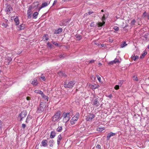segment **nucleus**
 <instances>
[{"mask_svg": "<svg viewBox=\"0 0 149 149\" xmlns=\"http://www.w3.org/2000/svg\"><path fill=\"white\" fill-rule=\"evenodd\" d=\"M6 7L5 10V17H3V18L4 19V22L2 23V25L3 27L6 28L8 26V23H7L8 21V19H8L9 18V6L8 4H6Z\"/></svg>", "mask_w": 149, "mask_h": 149, "instance_id": "f257e3e1", "label": "nucleus"}, {"mask_svg": "<svg viewBox=\"0 0 149 149\" xmlns=\"http://www.w3.org/2000/svg\"><path fill=\"white\" fill-rule=\"evenodd\" d=\"M46 107V102H41L40 104L39 107L37 109V112L38 113L42 112Z\"/></svg>", "mask_w": 149, "mask_h": 149, "instance_id": "f03ea898", "label": "nucleus"}, {"mask_svg": "<svg viewBox=\"0 0 149 149\" xmlns=\"http://www.w3.org/2000/svg\"><path fill=\"white\" fill-rule=\"evenodd\" d=\"M75 83V81L72 80L70 81L67 84V82H65L63 84V86L65 88H72L73 87Z\"/></svg>", "mask_w": 149, "mask_h": 149, "instance_id": "7ed1b4c3", "label": "nucleus"}, {"mask_svg": "<svg viewBox=\"0 0 149 149\" xmlns=\"http://www.w3.org/2000/svg\"><path fill=\"white\" fill-rule=\"evenodd\" d=\"M27 113L26 111L25 110L22 111L19 114L18 118H20L19 121L21 122L22 120L27 115Z\"/></svg>", "mask_w": 149, "mask_h": 149, "instance_id": "20e7f679", "label": "nucleus"}, {"mask_svg": "<svg viewBox=\"0 0 149 149\" xmlns=\"http://www.w3.org/2000/svg\"><path fill=\"white\" fill-rule=\"evenodd\" d=\"M61 115L60 111H57L53 117L52 120L54 122H55L58 120Z\"/></svg>", "mask_w": 149, "mask_h": 149, "instance_id": "39448f33", "label": "nucleus"}, {"mask_svg": "<svg viewBox=\"0 0 149 149\" xmlns=\"http://www.w3.org/2000/svg\"><path fill=\"white\" fill-rule=\"evenodd\" d=\"M63 120L67 122L70 119V113H64L63 114Z\"/></svg>", "mask_w": 149, "mask_h": 149, "instance_id": "423d86ee", "label": "nucleus"}, {"mask_svg": "<svg viewBox=\"0 0 149 149\" xmlns=\"http://www.w3.org/2000/svg\"><path fill=\"white\" fill-rule=\"evenodd\" d=\"M50 3V1H47L46 2H44L42 3L41 6L38 8V10L39 11L42 8L47 6Z\"/></svg>", "mask_w": 149, "mask_h": 149, "instance_id": "0eeeda50", "label": "nucleus"}, {"mask_svg": "<svg viewBox=\"0 0 149 149\" xmlns=\"http://www.w3.org/2000/svg\"><path fill=\"white\" fill-rule=\"evenodd\" d=\"M95 115L93 113H90L86 116V120L88 121H91L94 118Z\"/></svg>", "mask_w": 149, "mask_h": 149, "instance_id": "6e6552de", "label": "nucleus"}, {"mask_svg": "<svg viewBox=\"0 0 149 149\" xmlns=\"http://www.w3.org/2000/svg\"><path fill=\"white\" fill-rule=\"evenodd\" d=\"M70 22V20H64L61 21L60 23V25L62 26H66Z\"/></svg>", "mask_w": 149, "mask_h": 149, "instance_id": "1a4fd4ad", "label": "nucleus"}, {"mask_svg": "<svg viewBox=\"0 0 149 149\" xmlns=\"http://www.w3.org/2000/svg\"><path fill=\"white\" fill-rule=\"evenodd\" d=\"M92 103L96 107H98L100 104L99 101L96 99L94 100L93 101Z\"/></svg>", "mask_w": 149, "mask_h": 149, "instance_id": "9d476101", "label": "nucleus"}, {"mask_svg": "<svg viewBox=\"0 0 149 149\" xmlns=\"http://www.w3.org/2000/svg\"><path fill=\"white\" fill-rule=\"evenodd\" d=\"M120 61L118 59L115 58L114 60L109 62V63L108 64L109 65H112L113 64H115L117 63H118Z\"/></svg>", "mask_w": 149, "mask_h": 149, "instance_id": "9b49d317", "label": "nucleus"}, {"mask_svg": "<svg viewBox=\"0 0 149 149\" xmlns=\"http://www.w3.org/2000/svg\"><path fill=\"white\" fill-rule=\"evenodd\" d=\"M31 9V8H29L27 11V15L28 18H30L31 17V15L32 14Z\"/></svg>", "mask_w": 149, "mask_h": 149, "instance_id": "f8f14e48", "label": "nucleus"}, {"mask_svg": "<svg viewBox=\"0 0 149 149\" xmlns=\"http://www.w3.org/2000/svg\"><path fill=\"white\" fill-rule=\"evenodd\" d=\"M25 28V25L24 24H22L19 25L18 27L17 30L19 31H20L22 30H23Z\"/></svg>", "mask_w": 149, "mask_h": 149, "instance_id": "ddd939ff", "label": "nucleus"}, {"mask_svg": "<svg viewBox=\"0 0 149 149\" xmlns=\"http://www.w3.org/2000/svg\"><path fill=\"white\" fill-rule=\"evenodd\" d=\"M115 134V133L112 132L108 133L107 136V140L108 141L111 136H113Z\"/></svg>", "mask_w": 149, "mask_h": 149, "instance_id": "4468645a", "label": "nucleus"}, {"mask_svg": "<svg viewBox=\"0 0 149 149\" xmlns=\"http://www.w3.org/2000/svg\"><path fill=\"white\" fill-rule=\"evenodd\" d=\"M77 120V119H75L73 117L70 120V123L72 125H73L75 124Z\"/></svg>", "mask_w": 149, "mask_h": 149, "instance_id": "2eb2a0df", "label": "nucleus"}, {"mask_svg": "<svg viewBox=\"0 0 149 149\" xmlns=\"http://www.w3.org/2000/svg\"><path fill=\"white\" fill-rule=\"evenodd\" d=\"M63 31V29L61 28L58 29L57 30H55L54 31V33L56 34H58L61 33Z\"/></svg>", "mask_w": 149, "mask_h": 149, "instance_id": "dca6fc26", "label": "nucleus"}, {"mask_svg": "<svg viewBox=\"0 0 149 149\" xmlns=\"http://www.w3.org/2000/svg\"><path fill=\"white\" fill-rule=\"evenodd\" d=\"M14 21L15 23V25H19V22L18 17H16L14 19Z\"/></svg>", "mask_w": 149, "mask_h": 149, "instance_id": "f3484780", "label": "nucleus"}, {"mask_svg": "<svg viewBox=\"0 0 149 149\" xmlns=\"http://www.w3.org/2000/svg\"><path fill=\"white\" fill-rule=\"evenodd\" d=\"M56 133L54 131H52L50 133V138L51 139L54 138L56 136Z\"/></svg>", "mask_w": 149, "mask_h": 149, "instance_id": "a211bd4d", "label": "nucleus"}, {"mask_svg": "<svg viewBox=\"0 0 149 149\" xmlns=\"http://www.w3.org/2000/svg\"><path fill=\"white\" fill-rule=\"evenodd\" d=\"M32 118V116L30 115H28L26 119L25 122L26 123H28L29 121Z\"/></svg>", "mask_w": 149, "mask_h": 149, "instance_id": "6ab92c4d", "label": "nucleus"}, {"mask_svg": "<svg viewBox=\"0 0 149 149\" xmlns=\"http://www.w3.org/2000/svg\"><path fill=\"white\" fill-rule=\"evenodd\" d=\"M47 141L46 140H43L42 142V146L44 147L47 146Z\"/></svg>", "mask_w": 149, "mask_h": 149, "instance_id": "aec40b11", "label": "nucleus"}, {"mask_svg": "<svg viewBox=\"0 0 149 149\" xmlns=\"http://www.w3.org/2000/svg\"><path fill=\"white\" fill-rule=\"evenodd\" d=\"M43 39L45 41L49 39L48 35L47 34H45L43 37Z\"/></svg>", "mask_w": 149, "mask_h": 149, "instance_id": "412c9836", "label": "nucleus"}, {"mask_svg": "<svg viewBox=\"0 0 149 149\" xmlns=\"http://www.w3.org/2000/svg\"><path fill=\"white\" fill-rule=\"evenodd\" d=\"M31 84L34 85H36L38 84V82L37 79L33 80L32 81Z\"/></svg>", "mask_w": 149, "mask_h": 149, "instance_id": "4be33fe9", "label": "nucleus"}, {"mask_svg": "<svg viewBox=\"0 0 149 149\" xmlns=\"http://www.w3.org/2000/svg\"><path fill=\"white\" fill-rule=\"evenodd\" d=\"M105 23V22L103 21L102 22H99L97 23V25H98V27L102 26H103Z\"/></svg>", "mask_w": 149, "mask_h": 149, "instance_id": "5701e85b", "label": "nucleus"}, {"mask_svg": "<svg viewBox=\"0 0 149 149\" xmlns=\"http://www.w3.org/2000/svg\"><path fill=\"white\" fill-rule=\"evenodd\" d=\"M34 92L36 93L40 94L41 95H42V94L43 93V92L41 91L38 90H35L34 91Z\"/></svg>", "mask_w": 149, "mask_h": 149, "instance_id": "b1692460", "label": "nucleus"}, {"mask_svg": "<svg viewBox=\"0 0 149 149\" xmlns=\"http://www.w3.org/2000/svg\"><path fill=\"white\" fill-rule=\"evenodd\" d=\"M41 96L42 97V98L44 99L45 100H47V101H48V97L47 96L45 95L43 93L42 94V95H41Z\"/></svg>", "mask_w": 149, "mask_h": 149, "instance_id": "393cba45", "label": "nucleus"}, {"mask_svg": "<svg viewBox=\"0 0 149 149\" xmlns=\"http://www.w3.org/2000/svg\"><path fill=\"white\" fill-rule=\"evenodd\" d=\"M99 87V86L97 84H94L92 85L91 86V88H92L93 89H95L96 88H97Z\"/></svg>", "mask_w": 149, "mask_h": 149, "instance_id": "a878e982", "label": "nucleus"}, {"mask_svg": "<svg viewBox=\"0 0 149 149\" xmlns=\"http://www.w3.org/2000/svg\"><path fill=\"white\" fill-rule=\"evenodd\" d=\"M38 14V12H35L34 13L33 15V18L34 19H36L37 17V16Z\"/></svg>", "mask_w": 149, "mask_h": 149, "instance_id": "bb28decb", "label": "nucleus"}, {"mask_svg": "<svg viewBox=\"0 0 149 149\" xmlns=\"http://www.w3.org/2000/svg\"><path fill=\"white\" fill-rule=\"evenodd\" d=\"M80 117V114L79 113L77 112L76 113L75 116L73 117L75 119H77V120Z\"/></svg>", "mask_w": 149, "mask_h": 149, "instance_id": "cd10ccee", "label": "nucleus"}, {"mask_svg": "<svg viewBox=\"0 0 149 149\" xmlns=\"http://www.w3.org/2000/svg\"><path fill=\"white\" fill-rule=\"evenodd\" d=\"M131 57L132 59L134 61H136L139 58V56L137 55L135 56V55H134V56H132Z\"/></svg>", "mask_w": 149, "mask_h": 149, "instance_id": "c85d7f7f", "label": "nucleus"}, {"mask_svg": "<svg viewBox=\"0 0 149 149\" xmlns=\"http://www.w3.org/2000/svg\"><path fill=\"white\" fill-rule=\"evenodd\" d=\"M127 45V44L124 41L121 44L120 46L121 47L123 48Z\"/></svg>", "mask_w": 149, "mask_h": 149, "instance_id": "c756f323", "label": "nucleus"}, {"mask_svg": "<svg viewBox=\"0 0 149 149\" xmlns=\"http://www.w3.org/2000/svg\"><path fill=\"white\" fill-rule=\"evenodd\" d=\"M54 143V140H51L49 141V146L51 147H52L53 146V143Z\"/></svg>", "mask_w": 149, "mask_h": 149, "instance_id": "7c9ffc66", "label": "nucleus"}, {"mask_svg": "<svg viewBox=\"0 0 149 149\" xmlns=\"http://www.w3.org/2000/svg\"><path fill=\"white\" fill-rule=\"evenodd\" d=\"M62 130V127L61 126H59L56 129L57 131L58 132H61Z\"/></svg>", "mask_w": 149, "mask_h": 149, "instance_id": "2f4dec72", "label": "nucleus"}, {"mask_svg": "<svg viewBox=\"0 0 149 149\" xmlns=\"http://www.w3.org/2000/svg\"><path fill=\"white\" fill-rule=\"evenodd\" d=\"M147 54V53L146 52H144L143 53H142L141 56L140 57V58H142L144 57Z\"/></svg>", "mask_w": 149, "mask_h": 149, "instance_id": "473e14b6", "label": "nucleus"}, {"mask_svg": "<svg viewBox=\"0 0 149 149\" xmlns=\"http://www.w3.org/2000/svg\"><path fill=\"white\" fill-rule=\"evenodd\" d=\"M75 37L77 38L78 40H80L82 38V36L79 35H76L75 36Z\"/></svg>", "mask_w": 149, "mask_h": 149, "instance_id": "72a5a7b5", "label": "nucleus"}, {"mask_svg": "<svg viewBox=\"0 0 149 149\" xmlns=\"http://www.w3.org/2000/svg\"><path fill=\"white\" fill-rule=\"evenodd\" d=\"M133 79L135 81H138L137 77V76L136 75H134L133 76Z\"/></svg>", "mask_w": 149, "mask_h": 149, "instance_id": "f704fd0d", "label": "nucleus"}, {"mask_svg": "<svg viewBox=\"0 0 149 149\" xmlns=\"http://www.w3.org/2000/svg\"><path fill=\"white\" fill-rule=\"evenodd\" d=\"M113 29L116 31H117L119 30V28L118 27L116 26H114L113 28Z\"/></svg>", "mask_w": 149, "mask_h": 149, "instance_id": "c9c22d12", "label": "nucleus"}, {"mask_svg": "<svg viewBox=\"0 0 149 149\" xmlns=\"http://www.w3.org/2000/svg\"><path fill=\"white\" fill-rule=\"evenodd\" d=\"M136 22V20L135 19H133L131 22V25H134Z\"/></svg>", "mask_w": 149, "mask_h": 149, "instance_id": "e433bc0d", "label": "nucleus"}, {"mask_svg": "<svg viewBox=\"0 0 149 149\" xmlns=\"http://www.w3.org/2000/svg\"><path fill=\"white\" fill-rule=\"evenodd\" d=\"M62 139V137L61 136V134L59 135L58 137V140L59 141H61Z\"/></svg>", "mask_w": 149, "mask_h": 149, "instance_id": "4c0bfd02", "label": "nucleus"}, {"mask_svg": "<svg viewBox=\"0 0 149 149\" xmlns=\"http://www.w3.org/2000/svg\"><path fill=\"white\" fill-rule=\"evenodd\" d=\"M59 57L61 59L64 58L65 57V55L64 54L60 55L59 56Z\"/></svg>", "mask_w": 149, "mask_h": 149, "instance_id": "58836bf2", "label": "nucleus"}, {"mask_svg": "<svg viewBox=\"0 0 149 149\" xmlns=\"http://www.w3.org/2000/svg\"><path fill=\"white\" fill-rule=\"evenodd\" d=\"M43 74H42L40 77V78L42 79L43 81H45V76H43Z\"/></svg>", "mask_w": 149, "mask_h": 149, "instance_id": "ea45409f", "label": "nucleus"}, {"mask_svg": "<svg viewBox=\"0 0 149 149\" xmlns=\"http://www.w3.org/2000/svg\"><path fill=\"white\" fill-rule=\"evenodd\" d=\"M114 88L116 90H118L119 88V86L118 85H116L115 86Z\"/></svg>", "mask_w": 149, "mask_h": 149, "instance_id": "a19ab883", "label": "nucleus"}, {"mask_svg": "<svg viewBox=\"0 0 149 149\" xmlns=\"http://www.w3.org/2000/svg\"><path fill=\"white\" fill-rule=\"evenodd\" d=\"M47 45L50 48H51L52 46V45L49 42H48L47 43Z\"/></svg>", "mask_w": 149, "mask_h": 149, "instance_id": "79ce46f5", "label": "nucleus"}, {"mask_svg": "<svg viewBox=\"0 0 149 149\" xmlns=\"http://www.w3.org/2000/svg\"><path fill=\"white\" fill-rule=\"evenodd\" d=\"M90 26L91 27H94V26H95V24H94V22H92Z\"/></svg>", "mask_w": 149, "mask_h": 149, "instance_id": "37998d69", "label": "nucleus"}, {"mask_svg": "<svg viewBox=\"0 0 149 149\" xmlns=\"http://www.w3.org/2000/svg\"><path fill=\"white\" fill-rule=\"evenodd\" d=\"M58 74H59V75H63L64 76H65V77L66 76V74L64 75L63 74V72H58Z\"/></svg>", "mask_w": 149, "mask_h": 149, "instance_id": "c03bdc74", "label": "nucleus"}, {"mask_svg": "<svg viewBox=\"0 0 149 149\" xmlns=\"http://www.w3.org/2000/svg\"><path fill=\"white\" fill-rule=\"evenodd\" d=\"M52 43L54 44V45H56V46H58V43H57L56 42H54V41H52Z\"/></svg>", "mask_w": 149, "mask_h": 149, "instance_id": "a18cd8bd", "label": "nucleus"}, {"mask_svg": "<svg viewBox=\"0 0 149 149\" xmlns=\"http://www.w3.org/2000/svg\"><path fill=\"white\" fill-rule=\"evenodd\" d=\"M146 15V11H145L142 15V17H145Z\"/></svg>", "mask_w": 149, "mask_h": 149, "instance_id": "49530a36", "label": "nucleus"}, {"mask_svg": "<svg viewBox=\"0 0 149 149\" xmlns=\"http://www.w3.org/2000/svg\"><path fill=\"white\" fill-rule=\"evenodd\" d=\"M97 130L99 131H102L103 130V129L102 128H97Z\"/></svg>", "mask_w": 149, "mask_h": 149, "instance_id": "de8ad7c7", "label": "nucleus"}, {"mask_svg": "<svg viewBox=\"0 0 149 149\" xmlns=\"http://www.w3.org/2000/svg\"><path fill=\"white\" fill-rule=\"evenodd\" d=\"M57 0H55L54 1V2L52 4V6H54L55 4H56V3H57Z\"/></svg>", "mask_w": 149, "mask_h": 149, "instance_id": "09e8293b", "label": "nucleus"}, {"mask_svg": "<svg viewBox=\"0 0 149 149\" xmlns=\"http://www.w3.org/2000/svg\"><path fill=\"white\" fill-rule=\"evenodd\" d=\"M96 148H98V149H101V146H100L98 144V145H97L96 146Z\"/></svg>", "mask_w": 149, "mask_h": 149, "instance_id": "8fccbe9b", "label": "nucleus"}, {"mask_svg": "<svg viewBox=\"0 0 149 149\" xmlns=\"http://www.w3.org/2000/svg\"><path fill=\"white\" fill-rule=\"evenodd\" d=\"M123 82V80H120V82L118 83V84L120 85V86H121V85H122V84Z\"/></svg>", "mask_w": 149, "mask_h": 149, "instance_id": "3c124183", "label": "nucleus"}, {"mask_svg": "<svg viewBox=\"0 0 149 149\" xmlns=\"http://www.w3.org/2000/svg\"><path fill=\"white\" fill-rule=\"evenodd\" d=\"M95 61L93 59H92L90 61L89 63H94L95 62Z\"/></svg>", "mask_w": 149, "mask_h": 149, "instance_id": "603ef678", "label": "nucleus"}, {"mask_svg": "<svg viewBox=\"0 0 149 149\" xmlns=\"http://www.w3.org/2000/svg\"><path fill=\"white\" fill-rule=\"evenodd\" d=\"M26 127V125L24 124H22V127L23 128H24Z\"/></svg>", "mask_w": 149, "mask_h": 149, "instance_id": "864d4df0", "label": "nucleus"}, {"mask_svg": "<svg viewBox=\"0 0 149 149\" xmlns=\"http://www.w3.org/2000/svg\"><path fill=\"white\" fill-rule=\"evenodd\" d=\"M102 20H103V21L105 20V15H103V16L102 17Z\"/></svg>", "mask_w": 149, "mask_h": 149, "instance_id": "5fc2aeb1", "label": "nucleus"}, {"mask_svg": "<svg viewBox=\"0 0 149 149\" xmlns=\"http://www.w3.org/2000/svg\"><path fill=\"white\" fill-rule=\"evenodd\" d=\"M26 99L27 100H31V98L30 97H29V96H27L26 97Z\"/></svg>", "mask_w": 149, "mask_h": 149, "instance_id": "6e6d98bb", "label": "nucleus"}, {"mask_svg": "<svg viewBox=\"0 0 149 149\" xmlns=\"http://www.w3.org/2000/svg\"><path fill=\"white\" fill-rule=\"evenodd\" d=\"M113 41V39H111L109 38V41L111 42H112Z\"/></svg>", "mask_w": 149, "mask_h": 149, "instance_id": "4d7b16f0", "label": "nucleus"}, {"mask_svg": "<svg viewBox=\"0 0 149 149\" xmlns=\"http://www.w3.org/2000/svg\"><path fill=\"white\" fill-rule=\"evenodd\" d=\"M93 13V12L89 11L88 13V15H90Z\"/></svg>", "mask_w": 149, "mask_h": 149, "instance_id": "13d9d810", "label": "nucleus"}, {"mask_svg": "<svg viewBox=\"0 0 149 149\" xmlns=\"http://www.w3.org/2000/svg\"><path fill=\"white\" fill-rule=\"evenodd\" d=\"M1 125H2V123L1 121V120H0V129L1 128Z\"/></svg>", "mask_w": 149, "mask_h": 149, "instance_id": "bf43d9fd", "label": "nucleus"}, {"mask_svg": "<svg viewBox=\"0 0 149 149\" xmlns=\"http://www.w3.org/2000/svg\"><path fill=\"white\" fill-rule=\"evenodd\" d=\"M112 97V96L111 94H110L108 96V97H109L110 98H111V97Z\"/></svg>", "mask_w": 149, "mask_h": 149, "instance_id": "052dcab7", "label": "nucleus"}, {"mask_svg": "<svg viewBox=\"0 0 149 149\" xmlns=\"http://www.w3.org/2000/svg\"><path fill=\"white\" fill-rule=\"evenodd\" d=\"M60 141L57 140V144L58 145H59L60 144Z\"/></svg>", "mask_w": 149, "mask_h": 149, "instance_id": "680f3d73", "label": "nucleus"}, {"mask_svg": "<svg viewBox=\"0 0 149 149\" xmlns=\"http://www.w3.org/2000/svg\"><path fill=\"white\" fill-rule=\"evenodd\" d=\"M101 77H100L99 78H98L97 79L100 82L101 80Z\"/></svg>", "mask_w": 149, "mask_h": 149, "instance_id": "e2e57ef3", "label": "nucleus"}, {"mask_svg": "<svg viewBox=\"0 0 149 149\" xmlns=\"http://www.w3.org/2000/svg\"><path fill=\"white\" fill-rule=\"evenodd\" d=\"M128 26V25L127 24L125 26L123 27V29H125V28L127 27Z\"/></svg>", "mask_w": 149, "mask_h": 149, "instance_id": "0e129e2a", "label": "nucleus"}, {"mask_svg": "<svg viewBox=\"0 0 149 149\" xmlns=\"http://www.w3.org/2000/svg\"><path fill=\"white\" fill-rule=\"evenodd\" d=\"M96 76L97 79H98V78H99V77H100L97 74L96 75Z\"/></svg>", "mask_w": 149, "mask_h": 149, "instance_id": "69168bd1", "label": "nucleus"}, {"mask_svg": "<svg viewBox=\"0 0 149 149\" xmlns=\"http://www.w3.org/2000/svg\"><path fill=\"white\" fill-rule=\"evenodd\" d=\"M98 64L100 66L102 65V63H99Z\"/></svg>", "mask_w": 149, "mask_h": 149, "instance_id": "338daca9", "label": "nucleus"}, {"mask_svg": "<svg viewBox=\"0 0 149 149\" xmlns=\"http://www.w3.org/2000/svg\"><path fill=\"white\" fill-rule=\"evenodd\" d=\"M14 19V18L13 17H11V20H13V19Z\"/></svg>", "mask_w": 149, "mask_h": 149, "instance_id": "774afa93", "label": "nucleus"}]
</instances>
